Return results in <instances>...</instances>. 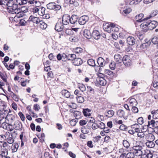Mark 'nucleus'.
Segmentation results:
<instances>
[{
    "label": "nucleus",
    "mask_w": 158,
    "mask_h": 158,
    "mask_svg": "<svg viewBox=\"0 0 158 158\" xmlns=\"http://www.w3.org/2000/svg\"><path fill=\"white\" fill-rule=\"evenodd\" d=\"M143 147L142 146L138 145L134 146L131 148V152L126 154V158H133L135 156L141 157L142 154Z\"/></svg>",
    "instance_id": "1"
},
{
    "label": "nucleus",
    "mask_w": 158,
    "mask_h": 158,
    "mask_svg": "<svg viewBox=\"0 0 158 158\" xmlns=\"http://www.w3.org/2000/svg\"><path fill=\"white\" fill-rule=\"evenodd\" d=\"M7 6L8 12L10 13L13 14L15 11H17V9L19 8L17 4H16L13 0H10Z\"/></svg>",
    "instance_id": "2"
},
{
    "label": "nucleus",
    "mask_w": 158,
    "mask_h": 158,
    "mask_svg": "<svg viewBox=\"0 0 158 158\" xmlns=\"http://www.w3.org/2000/svg\"><path fill=\"white\" fill-rule=\"evenodd\" d=\"M147 127L150 128H153L154 132L158 135V119H152L148 122Z\"/></svg>",
    "instance_id": "3"
},
{
    "label": "nucleus",
    "mask_w": 158,
    "mask_h": 158,
    "mask_svg": "<svg viewBox=\"0 0 158 158\" xmlns=\"http://www.w3.org/2000/svg\"><path fill=\"white\" fill-rule=\"evenodd\" d=\"M98 66H97L95 68L96 71L100 72L101 67H104L106 64V62L104 59L102 57H99L97 60Z\"/></svg>",
    "instance_id": "4"
},
{
    "label": "nucleus",
    "mask_w": 158,
    "mask_h": 158,
    "mask_svg": "<svg viewBox=\"0 0 158 158\" xmlns=\"http://www.w3.org/2000/svg\"><path fill=\"white\" fill-rule=\"evenodd\" d=\"M47 7L48 9L51 10H58L61 8V6L55 2H50L47 4Z\"/></svg>",
    "instance_id": "5"
},
{
    "label": "nucleus",
    "mask_w": 158,
    "mask_h": 158,
    "mask_svg": "<svg viewBox=\"0 0 158 158\" xmlns=\"http://www.w3.org/2000/svg\"><path fill=\"white\" fill-rule=\"evenodd\" d=\"M22 9V8L19 7L17 10V11H15L13 14H16L15 17L18 18L22 17L24 15V13L27 12V10H24Z\"/></svg>",
    "instance_id": "6"
},
{
    "label": "nucleus",
    "mask_w": 158,
    "mask_h": 158,
    "mask_svg": "<svg viewBox=\"0 0 158 158\" xmlns=\"http://www.w3.org/2000/svg\"><path fill=\"white\" fill-rule=\"evenodd\" d=\"M122 61L126 66H130L131 64V58L127 55H125L123 57Z\"/></svg>",
    "instance_id": "7"
},
{
    "label": "nucleus",
    "mask_w": 158,
    "mask_h": 158,
    "mask_svg": "<svg viewBox=\"0 0 158 158\" xmlns=\"http://www.w3.org/2000/svg\"><path fill=\"white\" fill-rule=\"evenodd\" d=\"M148 25V28L149 29V30H152L155 28L158 25L157 22L154 20H153L149 22V21L148 22H147Z\"/></svg>",
    "instance_id": "8"
},
{
    "label": "nucleus",
    "mask_w": 158,
    "mask_h": 158,
    "mask_svg": "<svg viewBox=\"0 0 158 158\" xmlns=\"http://www.w3.org/2000/svg\"><path fill=\"white\" fill-rule=\"evenodd\" d=\"M9 113L6 115V117L5 122L8 123H12L14 121L15 117L14 115L10 114V113L9 110Z\"/></svg>",
    "instance_id": "9"
},
{
    "label": "nucleus",
    "mask_w": 158,
    "mask_h": 158,
    "mask_svg": "<svg viewBox=\"0 0 158 158\" xmlns=\"http://www.w3.org/2000/svg\"><path fill=\"white\" fill-rule=\"evenodd\" d=\"M70 22V16L68 14L64 15L62 18V23L64 25H67Z\"/></svg>",
    "instance_id": "10"
},
{
    "label": "nucleus",
    "mask_w": 158,
    "mask_h": 158,
    "mask_svg": "<svg viewBox=\"0 0 158 158\" xmlns=\"http://www.w3.org/2000/svg\"><path fill=\"white\" fill-rule=\"evenodd\" d=\"M89 17L86 15H84L81 17L78 21V23L81 25L85 24L88 20Z\"/></svg>",
    "instance_id": "11"
},
{
    "label": "nucleus",
    "mask_w": 158,
    "mask_h": 158,
    "mask_svg": "<svg viewBox=\"0 0 158 158\" xmlns=\"http://www.w3.org/2000/svg\"><path fill=\"white\" fill-rule=\"evenodd\" d=\"M14 129L17 130L21 131L22 129L23 126L22 123L19 121H16L14 124Z\"/></svg>",
    "instance_id": "12"
},
{
    "label": "nucleus",
    "mask_w": 158,
    "mask_h": 158,
    "mask_svg": "<svg viewBox=\"0 0 158 158\" xmlns=\"http://www.w3.org/2000/svg\"><path fill=\"white\" fill-rule=\"evenodd\" d=\"M144 17V15L142 13H140L138 15H137L135 17V20L138 22H141L143 21L144 20H147L148 19L145 18L143 19Z\"/></svg>",
    "instance_id": "13"
},
{
    "label": "nucleus",
    "mask_w": 158,
    "mask_h": 158,
    "mask_svg": "<svg viewBox=\"0 0 158 158\" xmlns=\"http://www.w3.org/2000/svg\"><path fill=\"white\" fill-rule=\"evenodd\" d=\"M116 114L117 116L120 118H123L125 119H127V116H125V113L123 110L121 109L118 110Z\"/></svg>",
    "instance_id": "14"
},
{
    "label": "nucleus",
    "mask_w": 158,
    "mask_h": 158,
    "mask_svg": "<svg viewBox=\"0 0 158 158\" xmlns=\"http://www.w3.org/2000/svg\"><path fill=\"white\" fill-rule=\"evenodd\" d=\"M64 25L61 22H58L55 26V29L58 31H62L64 28Z\"/></svg>",
    "instance_id": "15"
},
{
    "label": "nucleus",
    "mask_w": 158,
    "mask_h": 158,
    "mask_svg": "<svg viewBox=\"0 0 158 158\" xmlns=\"http://www.w3.org/2000/svg\"><path fill=\"white\" fill-rule=\"evenodd\" d=\"M92 36L95 40L99 39L101 36V35L99 32L97 30H94L92 33Z\"/></svg>",
    "instance_id": "16"
},
{
    "label": "nucleus",
    "mask_w": 158,
    "mask_h": 158,
    "mask_svg": "<svg viewBox=\"0 0 158 158\" xmlns=\"http://www.w3.org/2000/svg\"><path fill=\"white\" fill-rule=\"evenodd\" d=\"M136 40L132 36H129L127 39V42L128 44L130 45H133L135 43Z\"/></svg>",
    "instance_id": "17"
},
{
    "label": "nucleus",
    "mask_w": 158,
    "mask_h": 158,
    "mask_svg": "<svg viewBox=\"0 0 158 158\" xmlns=\"http://www.w3.org/2000/svg\"><path fill=\"white\" fill-rule=\"evenodd\" d=\"M114 58L116 63L118 64L122 63L123 57L121 55L119 54H116L114 56Z\"/></svg>",
    "instance_id": "18"
},
{
    "label": "nucleus",
    "mask_w": 158,
    "mask_h": 158,
    "mask_svg": "<svg viewBox=\"0 0 158 158\" xmlns=\"http://www.w3.org/2000/svg\"><path fill=\"white\" fill-rule=\"evenodd\" d=\"M78 19V16L77 15H73L71 17H70V23L73 24H77Z\"/></svg>",
    "instance_id": "19"
},
{
    "label": "nucleus",
    "mask_w": 158,
    "mask_h": 158,
    "mask_svg": "<svg viewBox=\"0 0 158 158\" xmlns=\"http://www.w3.org/2000/svg\"><path fill=\"white\" fill-rule=\"evenodd\" d=\"M30 22V23L31 22H32L34 23H35L37 24H38L40 20L37 17H34L32 15H31L28 19Z\"/></svg>",
    "instance_id": "20"
},
{
    "label": "nucleus",
    "mask_w": 158,
    "mask_h": 158,
    "mask_svg": "<svg viewBox=\"0 0 158 158\" xmlns=\"http://www.w3.org/2000/svg\"><path fill=\"white\" fill-rule=\"evenodd\" d=\"M142 0H125V2L127 5H134L140 2Z\"/></svg>",
    "instance_id": "21"
},
{
    "label": "nucleus",
    "mask_w": 158,
    "mask_h": 158,
    "mask_svg": "<svg viewBox=\"0 0 158 158\" xmlns=\"http://www.w3.org/2000/svg\"><path fill=\"white\" fill-rule=\"evenodd\" d=\"M84 36L88 39H90L92 36L91 33L90 31L88 29H85L83 31Z\"/></svg>",
    "instance_id": "22"
},
{
    "label": "nucleus",
    "mask_w": 158,
    "mask_h": 158,
    "mask_svg": "<svg viewBox=\"0 0 158 158\" xmlns=\"http://www.w3.org/2000/svg\"><path fill=\"white\" fill-rule=\"evenodd\" d=\"M91 111V109L88 108L83 109L82 112L85 116H90L91 115L90 112Z\"/></svg>",
    "instance_id": "23"
},
{
    "label": "nucleus",
    "mask_w": 158,
    "mask_h": 158,
    "mask_svg": "<svg viewBox=\"0 0 158 158\" xmlns=\"http://www.w3.org/2000/svg\"><path fill=\"white\" fill-rule=\"evenodd\" d=\"M129 103L130 106L131 107L136 106L138 104V102L134 98H131L129 99Z\"/></svg>",
    "instance_id": "24"
},
{
    "label": "nucleus",
    "mask_w": 158,
    "mask_h": 158,
    "mask_svg": "<svg viewBox=\"0 0 158 158\" xmlns=\"http://www.w3.org/2000/svg\"><path fill=\"white\" fill-rule=\"evenodd\" d=\"M111 26V30L112 31L115 32H118L119 30V28L120 27L114 24L113 23H110Z\"/></svg>",
    "instance_id": "25"
},
{
    "label": "nucleus",
    "mask_w": 158,
    "mask_h": 158,
    "mask_svg": "<svg viewBox=\"0 0 158 158\" xmlns=\"http://www.w3.org/2000/svg\"><path fill=\"white\" fill-rule=\"evenodd\" d=\"M19 23L21 26L29 25L30 24V22L29 20L26 21L23 19H21L20 20Z\"/></svg>",
    "instance_id": "26"
},
{
    "label": "nucleus",
    "mask_w": 158,
    "mask_h": 158,
    "mask_svg": "<svg viewBox=\"0 0 158 158\" xmlns=\"http://www.w3.org/2000/svg\"><path fill=\"white\" fill-rule=\"evenodd\" d=\"M61 94L62 95L64 96L66 98H68L70 96V92L66 89H64L61 91Z\"/></svg>",
    "instance_id": "27"
},
{
    "label": "nucleus",
    "mask_w": 158,
    "mask_h": 158,
    "mask_svg": "<svg viewBox=\"0 0 158 158\" xmlns=\"http://www.w3.org/2000/svg\"><path fill=\"white\" fill-rule=\"evenodd\" d=\"M140 27L143 29L142 31L144 32H146L149 30L148 28V25L147 22L141 24Z\"/></svg>",
    "instance_id": "28"
},
{
    "label": "nucleus",
    "mask_w": 158,
    "mask_h": 158,
    "mask_svg": "<svg viewBox=\"0 0 158 158\" xmlns=\"http://www.w3.org/2000/svg\"><path fill=\"white\" fill-rule=\"evenodd\" d=\"M151 114L152 115V118L154 119H158V109L157 110H153L151 112Z\"/></svg>",
    "instance_id": "29"
},
{
    "label": "nucleus",
    "mask_w": 158,
    "mask_h": 158,
    "mask_svg": "<svg viewBox=\"0 0 158 158\" xmlns=\"http://www.w3.org/2000/svg\"><path fill=\"white\" fill-rule=\"evenodd\" d=\"M40 27L42 29H45L47 27V24L43 20H40L38 23Z\"/></svg>",
    "instance_id": "30"
},
{
    "label": "nucleus",
    "mask_w": 158,
    "mask_h": 158,
    "mask_svg": "<svg viewBox=\"0 0 158 158\" xmlns=\"http://www.w3.org/2000/svg\"><path fill=\"white\" fill-rule=\"evenodd\" d=\"M106 116L108 118L112 117L114 114V112L112 110H110L105 112Z\"/></svg>",
    "instance_id": "31"
},
{
    "label": "nucleus",
    "mask_w": 158,
    "mask_h": 158,
    "mask_svg": "<svg viewBox=\"0 0 158 158\" xmlns=\"http://www.w3.org/2000/svg\"><path fill=\"white\" fill-rule=\"evenodd\" d=\"M19 145L16 143H13L12 146V151L13 152H16L18 148Z\"/></svg>",
    "instance_id": "32"
},
{
    "label": "nucleus",
    "mask_w": 158,
    "mask_h": 158,
    "mask_svg": "<svg viewBox=\"0 0 158 158\" xmlns=\"http://www.w3.org/2000/svg\"><path fill=\"white\" fill-rule=\"evenodd\" d=\"M10 133L9 132H7L5 133V135H0V140L6 139L7 137L10 136Z\"/></svg>",
    "instance_id": "33"
},
{
    "label": "nucleus",
    "mask_w": 158,
    "mask_h": 158,
    "mask_svg": "<svg viewBox=\"0 0 158 158\" xmlns=\"http://www.w3.org/2000/svg\"><path fill=\"white\" fill-rule=\"evenodd\" d=\"M11 137H10V136H8L6 139L7 143L10 144H12L14 141L13 138L12 137L13 133H11Z\"/></svg>",
    "instance_id": "34"
},
{
    "label": "nucleus",
    "mask_w": 158,
    "mask_h": 158,
    "mask_svg": "<svg viewBox=\"0 0 158 158\" xmlns=\"http://www.w3.org/2000/svg\"><path fill=\"white\" fill-rule=\"evenodd\" d=\"M76 56L75 54H68V57L67 60H74L76 59Z\"/></svg>",
    "instance_id": "35"
},
{
    "label": "nucleus",
    "mask_w": 158,
    "mask_h": 158,
    "mask_svg": "<svg viewBox=\"0 0 158 158\" xmlns=\"http://www.w3.org/2000/svg\"><path fill=\"white\" fill-rule=\"evenodd\" d=\"M74 62L75 65H81L83 63L82 60L80 58H77L74 60Z\"/></svg>",
    "instance_id": "36"
},
{
    "label": "nucleus",
    "mask_w": 158,
    "mask_h": 158,
    "mask_svg": "<svg viewBox=\"0 0 158 158\" xmlns=\"http://www.w3.org/2000/svg\"><path fill=\"white\" fill-rule=\"evenodd\" d=\"M6 112L7 113V111L6 110H4V111H2L0 114V121H2L3 119L5 118L6 120Z\"/></svg>",
    "instance_id": "37"
},
{
    "label": "nucleus",
    "mask_w": 158,
    "mask_h": 158,
    "mask_svg": "<svg viewBox=\"0 0 158 158\" xmlns=\"http://www.w3.org/2000/svg\"><path fill=\"white\" fill-rule=\"evenodd\" d=\"M146 146L150 148H153L155 145V143L152 141H148L146 143Z\"/></svg>",
    "instance_id": "38"
},
{
    "label": "nucleus",
    "mask_w": 158,
    "mask_h": 158,
    "mask_svg": "<svg viewBox=\"0 0 158 158\" xmlns=\"http://www.w3.org/2000/svg\"><path fill=\"white\" fill-rule=\"evenodd\" d=\"M73 51L75 53L79 54L82 53L83 51V49L81 48L77 47L73 48Z\"/></svg>",
    "instance_id": "39"
},
{
    "label": "nucleus",
    "mask_w": 158,
    "mask_h": 158,
    "mask_svg": "<svg viewBox=\"0 0 158 158\" xmlns=\"http://www.w3.org/2000/svg\"><path fill=\"white\" fill-rule=\"evenodd\" d=\"M97 124L98 125V128L102 129H103L105 127V124L103 122L99 121L97 122Z\"/></svg>",
    "instance_id": "40"
},
{
    "label": "nucleus",
    "mask_w": 158,
    "mask_h": 158,
    "mask_svg": "<svg viewBox=\"0 0 158 158\" xmlns=\"http://www.w3.org/2000/svg\"><path fill=\"white\" fill-rule=\"evenodd\" d=\"M81 131L84 134H86L89 133V130L85 126L82 127L81 128Z\"/></svg>",
    "instance_id": "41"
},
{
    "label": "nucleus",
    "mask_w": 158,
    "mask_h": 158,
    "mask_svg": "<svg viewBox=\"0 0 158 158\" xmlns=\"http://www.w3.org/2000/svg\"><path fill=\"white\" fill-rule=\"evenodd\" d=\"M6 108V105L5 102H4L0 101V109L2 110V111H4Z\"/></svg>",
    "instance_id": "42"
},
{
    "label": "nucleus",
    "mask_w": 158,
    "mask_h": 158,
    "mask_svg": "<svg viewBox=\"0 0 158 158\" xmlns=\"http://www.w3.org/2000/svg\"><path fill=\"white\" fill-rule=\"evenodd\" d=\"M105 73L110 76L111 77H113L114 76V74L112 71L106 69L105 72Z\"/></svg>",
    "instance_id": "43"
},
{
    "label": "nucleus",
    "mask_w": 158,
    "mask_h": 158,
    "mask_svg": "<svg viewBox=\"0 0 158 158\" xmlns=\"http://www.w3.org/2000/svg\"><path fill=\"white\" fill-rule=\"evenodd\" d=\"M87 63L89 65L92 66H94L95 65L94 60L91 59H89L88 60Z\"/></svg>",
    "instance_id": "44"
},
{
    "label": "nucleus",
    "mask_w": 158,
    "mask_h": 158,
    "mask_svg": "<svg viewBox=\"0 0 158 158\" xmlns=\"http://www.w3.org/2000/svg\"><path fill=\"white\" fill-rule=\"evenodd\" d=\"M23 132H22L21 134L19 135V138L21 140V147H22L24 145V142H25L26 141L24 139L25 138V137H24L23 139Z\"/></svg>",
    "instance_id": "45"
},
{
    "label": "nucleus",
    "mask_w": 158,
    "mask_h": 158,
    "mask_svg": "<svg viewBox=\"0 0 158 158\" xmlns=\"http://www.w3.org/2000/svg\"><path fill=\"white\" fill-rule=\"evenodd\" d=\"M123 146L126 148H128L130 146L129 142L126 140H123Z\"/></svg>",
    "instance_id": "46"
},
{
    "label": "nucleus",
    "mask_w": 158,
    "mask_h": 158,
    "mask_svg": "<svg viewBox=\"0 0 158 158\" xmlns=\"http://www.w3.org/2000/svg\"><path fill=\"white\" fill-rule=\"evenodd\" d=\"M69 40L70 41L74 42H77L78 40V38L76 36H70L69 38Z\"/></svg>",
    "instance_id": "47"
},
{
    "label": "nucleus",
    "mask_w": 158,
    "mask_h": 158,
    "mask_svg": "<svg viewBox=\"0 0 158 158\" xmlns=\"http://www.w3.org/2000/svg\"><path fill=\"white\" fill-rule=\"evenodd\" d=\"M10 0H0V5H4L7 6Z\"/></svg>",
    "instance_id": "48"
},
{
    "label": "nucleus",
    "mask_w": 158,
    "mask_h": 158,
    "mask_svg": "<svg viewBox=\"0 0 158 158\" xmlns=\"http://www.w3.org/2000/svg\"><path fill=\"white\" fill-rule=\"evenodd\" d=\"M99 83L100 85H105L106 84V81L103 78H100Z\"/></svg>",
    "instance_id": "49"
},
{
    "label": "nucleus",
    "mask_w": 158,
    "mask_h": 158,
    "mask_svg": "<svg viewBox=\"0 0 158 158\" xmlns=\"http://www.w3.org/2000/svg\"><path fill=\"white\" fill-rule=\"evenodd\" d=\"M87 120L88 122L91 123H94L95 122V120L94 118L91 117L89 116Z\"/></svg>",
    "instance_id": "50"
},
{
    "label": "nucleus",
    "mask_w": 158,
    "mask_h": 158,
    "mask_svg": "<svg viewBox=\"0 0 158 158\" xmlns=\"http://www.w3.org/2000/svg\"><path fill=\"white\" fill-rule=\"evenodd\" d=\"M77 102L82 103L84 101V98L81 96H78L76 98Z\"/></svg>",
    "instance_id": "51"
},
{
    "label": "nucleus",
    "mask_w": 158,
    "mask_h": 158,
    "mask_svg": "<svg viewBox=\"0 0 158 158\" xmlns=\"http://www.w3.org/2000/svg\"><path fill=\"white\" fill-rule=\"evenodd\" d=\"M78 88L82 92L86 90L85 86L83 84H80L78 85Z\"/></svg>",
    "instance_id": "52"
},
{
    "label": "nucleus",
    "mask_w": 158,
    "mask_h": 158,
    "mask_svg": "<svg viewBox=\"0 0 158 158\" xmlns=\"http://www.w3.org/2000/svg\"><path fill=\"white\" fill-rule=\"evenodd\" d=\"M148 139L149 141H153L155 139L154 135L152 134H148Z\"/></svg>",
    "instance_id": "53"
},
{
    "label": "nucleus",
    "mask_w": 158,
    "mask_h": 158,
    "mask_svg": "<svg viewBox=\"0 0 158 158\" xmlns=\"http://www.w3.org/2000/svg\"><path fill=\"white\" fill-rule=\"evenodd\" d=\"M157 14V11H153L152 13L151 14V15L147 17L146 19H148L152 17H154Z\"/></svg>",
    "instance_id": "54"
},
{
    "label": "nucleus",
    "mask_w": 158,
    "mask_h": 158,
    "mask_svg": "<svg viewBox=\"0 0 158 158\" xmlns=\"http://www.w3.org/2000/svg\"><path fill=\"white\" fill-rule=\"evenodd\" d=\"M116 64L114 62H112L110 63L109 65L110 68L112 70H114L115 68Z\"/></svg>",
    "instance_id": "55"
},
{
    "label": "nucleus",
    "mask_w": 158,
    "mask_h": 158,
    "mask_svg": "<svg viewBox=\"0 0 158 158\" xmlns=\"http://www.w3.org/2000/svg\"><path fill=\"white\" fill-rule=\"evenodd\" d=\"M28 2L31 5H36L39 2L36 0H28Z\"/></svg>",
    "instance_id": "56"
},
{
    "label": "nucleus",
    "mask_w": 158,
    "mask_h": 158,
    "mask_svg": "<svg viewBox=\"0 0 158 158\" xmlns=\"http://www.w3.org/2000/svg\"><path fill=\"white\" fill-rule=\"evenodd\" d=\"M0 77L5 82H7V80L6 76L4 75V74L3 73H2L0 71Z\"/></svg>",
    "instance_id": "57"
},
{
    "label": "nucleus",
    "mask_w": 158,
    "mask_h": 158,
    "mask_svg": "<svg viewBox=\"0 0 158 158\" xmlns=\"http://www.w3.org/2000/svg\"><path fill=\"white\" fill-rule=\"evenodd\" d=\"M152 42L154 44H158V38L157 36L154 37L152 39Z\"/></svg>",
    "instance_id": "58"
},
{
    "label": "nucleus",
    "mask_w": 158,
    "mask_h": 158,
    "mask_svg": "<svg viewBox=\"0 0 158 158\" xmlns=\"http://www.w3.org/2000/svg\"><path fill=\"white\" fill-rule=\"evenodd\" d=\"M70 4H73L74 6H77L78 5V3L77 0H71Z\"/></svg>",
    "instance_id": "59"
},
{
    "label": "nucleus",
    "mask_w": 158,
    "mask_h": 158,
    "mask_svg": "<svg viewBox=\"0 0 158 158\" xmlns=\"http://www.w3.org/2000/svg\"><path fill=\"white\" fill-rule=\"evenodd\" d=\"M12 94V98L16 102H18L19 101V98L13 92H11Z\"/></svg>",
    "instance_id": "60"
},
{
    "label": "nucleus",
    "mask_w": 158,
    "mask_h": 158,
    "mask_svg": "<svg viewBox=\"0 0 158 158\" xmlns=\"http://www.w3.org/2000/svg\"><path fill=\"white\" fill-rule=\"evenodd\" d=\"M143 119L142 117H140L138 118L137 122L139 124L142 125L143 123Z\"/></svg>",
    "instance_id": "61"
},
{
    "label": "nucleus",
    "mask_w": 158,
    "mask_h": 158,
    "mask_svg": "<svg viewBox=\"0 0 158 158\" xmlns=\"http://www.w3.org/2000/svg\"><path fill=\"white\" fill-rule=\"evenodd\" d=\"M32 12L33 13H38V14L39 11V9L37 7H35L31 8Z\"/></svg>",
    "instance_id": "62"
},
{
    "label": "nucleus",
    "mask_w": 158,
    "mask_h": 158,
    "mask_svg": "<svg viewBox=\"0 0 158 158\" xmlns=\"http://www.w3.org/2000/svg\"><path fill=\"white\" fill-rule=\"evenodd\" d=\"M131 110L133 112L135 113H137L139 111L138 108L136 106L132 107Z\"/></svg>",
    "instance_id": "63"
},
{
    "label": "nucleus",
    "mask_w": 158,
    "mask_h": 158,
    "mask_svg": "<svg viewBox=\"0 0 158 158\" xmlns=\"http://www.w3.org/2000/svg\"><path fill=\"white\" fill-rule=\"evenodd\" d=\"M18 114L20 117L21 120L23 121H24L25 117L23 114L21 112H19L18 113Z\"/></svg>",
    "instance_id": "64"
}]
</instances>
